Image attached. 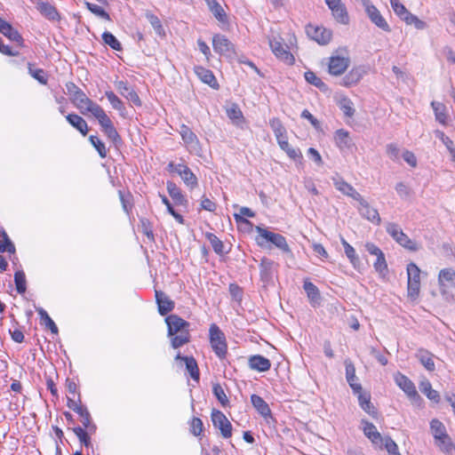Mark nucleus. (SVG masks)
I'll return each mask as SVG.
<instances>
[{"instance_id": "42", "label": "nucleus", "mask_w": 455, "mask_h": 455, "mask_svg": "<svg viewBox=\"0 0 455 455\" xmlns=\"http://www.w3.org/2000/svg\"><path fill=\"white\" fill-rule=\"evenodd\" d=\"M341 243L344 247V251L347 258L349 259L353 267H356V265L359 264L360 260L355 252V250L344 238H341Z\"/></svg>"}, {"instance_id": "6", "label": "nucleus", "mask_w": 455, "mask_h": 455, "mask_svg": "<svg viewBox=\"0 0 455 455\" xmlns=\"http://www.w3.org/2000/svg\"><path fill=\"white\" fill-rule=\"evenodd\" d=\"M268 43L272 52L278 60L288 66L294 65L295 57L281 36L270 38Z\"/></svg>"}, {"instance_id": "36", "label": "nucleus", "mask_w": 455, "mask_h": 455, "mask_svg": "<svg viewBox=\"0 0 455 455\" xmlns=\"http://www.w3.org/2000/svg\"><path fill=\"white\" fill-rule=\"evenodd\" d=\"M334 139L336 145L341 150L349 148L352 145L348 132L343 129L338 130L335 132Z\"/></svg>"}, {"instance_id": "21", "label": "nucleus", "mask_w": 455, "mask_h": 455, "mask_svg": "<svg viewBox=\"0 0 455 455\" xmlns=\"http://www.w3.org/2000/svg\"><path fill=\"white\" fill-rule=\"evenodd\" d=\"M99 123L102 128V131L114 143H117L121 140L120 136L118 135L116 128L113 125L112 121L109 118V116H95Z\"/></svg>"}, {"instance_id": "20", "label": "nucleus", "mask_w": 455, "mask_h": 455, "mask_svg": "<svg viewBox=\"0 0 455 455\" xmlns=\"http://www.w3.org/2000/svg\"><path fill=\"white\" fill-rule=\"evenodd\" d=\"M0 33L6 36L9 40L17 43L20 47L24 46V39L17 29L0 17Z\"/></svg>"}, {"instance_id": "63", "label": "nucleus", "mask_w": 455, "mask_h": 455, "mask_svg": "<svg viewBox=\"0 0 455 455\" xmlns=\"http://www.w3.org/2000/svg\"><path fill=\"white\" fill-rule=\"evenodd\" d=\"M269 124L275 133V136H280L282 133L287 132L285 127L283 125L281 121L276 117L272 118L269 122Z\"/></svg>"}, {"instance_id": "35", "label": "nucleus", "mask_w": 455, "mask_h": 455, "mask_svg": "<svg viewBox=\"0 0 455 455\" xmlns=\"http://www.w3.org/2000/svg\"><path fill=\"white\" fill-rule=\"evenodd\" d=\"M419 389L430 401L435 403L440 402L439 393L432 388V385L427 379L422 380L420 382Z\"/></svg>"}, {"instance_id": "9", "label": "nucleus", "mask_w": 455, "mask_h": 455, "mask_svg": "<svg viewBox=\"0 0 455 455\" xmlns=\"http://www.w3.org/2000/svg\"><path fill=\"white\" fill-rule=\"evenodd\" d=\"M407 275L408 297L411 299H416L420 290V269L415 263L411 262L407 265Z\"/></svg>"}, {"instance_id": "2", "label": "nucleus", "mask_w": 455, "mask_h": 455, "mask_svg": "<svg viewBox=\"0 0 455 455\" xmlns=\"http://www.w3.org/2000/svg\"><path fill=\"white\" fill-rule=\"evenodd\" d=\"M351 64L347 47L342 46L335 49L327 60V71L332 76L344 75Z\"/></svg>"}, {"instance_id": "23", "label": "nucleus", "mask_w": 455, "mask_h": 455, "mask_svg": "<svg viewBox=\"0 0 455 455\" xmlns=\"http://www.w3.org/2000/svg\"><path fill=\"white\" fill-rule=\"evenodd\" d=\"M303 289L307 293L311 306L314 307L320 306L322 298L319 289L308 279L304 281Z\"/></svg>"}, {"instance_id": "47", "label": "nucleus", "mask_w": 455, "mask_h": 455, "mask_svg": "<svg viewBox=\"0 0 455 455\" xmlns=\"http://www.w3.org/2000/svg\"><path fill=\"white\" fill-rule=\"evenodd\" d=\"M212 393L223 407L229 404V400L220 384H213Z\"/></svg>"}, {"instance_id": "18", "label": "nucleus", "mask_w": 455, "mask_h": 455, "mask_svg": "<svg viewBox=\"0 0 455 455\" xmlns=\"http://www.w3.org/2000/svg\"><path fill=\"white\" fill-rule=\"evenodd\" d=\"M194 72L198 79L214 90L220 89V84L213 72L203 66H195Z\"/></svg>"}, {"instance_id": "25", "label": "nucleus", "mask_w": 455, "mask_h": 455, "mask_svg": "<svg viewBox=\"0 0 455 455\" xmlns=\"http://www.w3.org/2000/svg\"><path fill=\"white\" fill-rule=\"evenodd\" d=\"M36 9L43 16L48 20H59L60 19V13L56 7L48 2L36 0Z\"/></svg>"}, {"instance_id": "43", "label": "nucleus", "mask_w": 455, "mask_h": 455, "mask_svg": "<svg viewBox=\"0 0 455 455\" xmlns=\"http://www.w3.org/2000/svg\"><path fill=\"white\" fill-rule=\"evenodd\" d=\"M205 236L217 254L223 255L226 252L223 242L220 240L216 235L206 233Z\"/></svg>"}, {"instance_id": "55", "label": "nucleus", "mask_w": 455, "mask_h": 455, "mask_svg": "<svg viewBox=\"0 0 455 455\" xmlns=\"http://www.w3.org/2000/svg\"><path fill=\"white\" fill-rule=\"evenodd\" d=\"M214 17L221 23H228V15L220 4H213L210 9Z\"/></svg>"}, {"instance_id": "48", "label": "nucleus", "mask_w": 455, "mask_h": 455, "mask_svg": "<svg viewBox=\"0 0 455 455\" xmlns=\"http://www.w3.org/2000/svg\"><path fill=\"white\" fill-rule=\"evenodd\" d=\"M255 213L248 207H241L239 210V213H235L234 218L236 222L251 224V222L246 220L244 217L253 218Z\"/></svg>"}, {"instance_id": "56", "label": "nucleus", "mask_w": 455, "mask_h": 455, "mask_svg": "<svg viewBox=\"0 0 455 455\" xmlns=\"http://www.w3.org/2000/svg\"><path fill=\"white\" fill-rule=\"evenodd\" d=\"M85 5L87 9L96 16L100 17L106 20H110L109 14L101 6L91 4L89 2H86Z\"/></svg>"}, {"instance_id": "1", "label": "nucleus", "mask_w": 455, "mask_h": 455, "mask_svg": "<svg viewBox=\"0 0 455 455\" xmlns=\"http://www.w3.org/2000/svg\"><path fill=\"white\" fill-rule=\"evenodd\" d=\"M168 326V336L172 337L173 348H179L190 341L189 323L177 315H170L165 318Z\"/></svg>"}, {"instance_id": "29", "label": "nucleus", "mask_w": 455, "mask_h": 455, "mask_svg": "<svg viewBox=\"0 0 455 455\" xmlns=\"http://www.w3.org/2000/svg\"><path fill=\"white\" fill-rule=\"evenodd\" d=\"M156 299L158 305V311L161 315H165L174 307V302L160 291H156Z\"/></svg>"}, {"instance_id": "14", "label": "nucleus", "mask_w": 455, "mask_h": 455, "mask_svg": "<svg viewBox=\"0 0 455 455\" xmlns=\"http://www.w3.org/2000/svg\"><path fill=\"white\" fill-rule=\"evenodd\" d=\"M358 202L357 210L359 214L370 222L379 225L381 223V218L377 209L371 207L369 203L361 196Z\"/></svg>"}, {"instance_id": "13", "label": "nucleus", "mask_w": 455, "mask_h": 455, "mask_svg": "<svg viewBox=\"0 0 455 455\" xmlns=\"http://www.w3.org/2000/svg\"><path fill=\"white\" fill-rule=\"evenodd\" d=\"M430 428L435 439L440 442L439 447L445 451L451 449V443L449 435L446 434L443 424L438 419H432Z\"/></svg>"}, {"instance_id": "41", "label": "nucleus", "mask_w": 455, "mask_h": 455, "mask_svg": "<svg viewBox=\"0 0 455 455\" xmlns=\"http://www.w3.org/2000/svg\"><path fill=\"white\" fill-rule=\"evenodd\" d=\"M67 121L75 128H76L83 135H85L88 132V126L86 122L82 118L81 116H66Z\"/></svg>"}, {"instance_id": "58", "label": "nucleus", "mask_w": 455, "mask_h": 455, "mask_svg": "<svg viewBox=\"0 0 455 455\" xmlns=\"http://www.w3.org/2000/svg\"><path fill=\"white\" fill-rule=\"evenodd\" d=\"M376 257L377 259L373 264V267L378 273L384 275L387 271V264L385 259V255L382 252Z\"/></svg>"}, {"instance_id": "28", "label": "nucleus", "mask_w": 455, "mask_h": 455, "mask_svg": "<svg viewBox=\"0 0 455 455\" xmlns=\"http://www.w3.org/2000/svg\"><path fill=\"white\" fill-rule=\"evenodd\" d=\"M166 188L169 193V196L172 197L176 205H188V199L182 194L181 189L173 181H167Z\"/></svg>"}, {"instance_id": "37", "label": "nucleus", "mask_w": 455, "mask_h": 455, "mask_svg": "<svg viewBox=\"0 0 455 455\" xmlns=\"http://www.w3.org/2000/svg\"><path fill=\"white\" fill-rule=\"evenodd\" d=\"M305 80L318 88L319 90L325 92L328 90L327 84L314 72L307 70L304 74Z\"/></svg>"}, {"instance_id": "31", "label": "nucleus", "mask_w": 455, "mask_h": 455, "mask_svg": "<svg viewBox=\"0 0 455 455\" xmlns=\"http://www.w3.org/2000/svg\"><path fill=\"white\" fill-rule=\"evenodd\" d=\"M176 360H181L185 362L186 369L189 372L190 377L199 382L200 372L197 363L193 356H183L180 353L175 357Z\"/></svg>"}, {"instance_id": "8", "label": "nucleus", "mask_w": 455, "mask_h": 455, "mask_svg": "<svg viewBox=\"0 0 455 455\" xmlns=\"http://www.w3.org/2000/svg\"><path fill=\"white\" fill-rule=\"evenodd\" d=\"M307 36L320 45L329 44L333 37L332 30L323 27L309 23L305 28Z\"/></svg>"}, {"instance_id": "53", "label": "nucleus", "mask_w": 455, "mask_h": 455, "mask_svg": "<svg viewBox=\"0 0 455 455\" xmlns=\"http://www.w3.org/2000/svg\"><path fill=\"white\" fill-rule=\"evenodd\" d=\"M73 432L77 436L79 441L83 444H84V446L90 447L92 445L91 438L89 437L90 433L87 431V429L85 430L84 428H83L81 427H76L73 428Z\"/></svg>"}, {"instance_id": "49", "label": "nucleus", "mask_w": 455, "mask_h": 455, "mask_svg": "<svg viewBox=\"0 0 455 455\" xmlns=\"http://www.w3.org/2000/svg\"><path fill=\"white\" fill-rule=\"evenodd\" d=\"M29 74L42 84H47V76L44 69L35 68L32 63H28Z\"/></svg>"}, {"instance_id": "44", "label": "nucleus", "mask_w": 455, "mask_h": 455, "mask_svg": "<svg viewBox=\"0 0 455 455\" xmlns=\"http://www.w3.org/2000/svg\"><path fill=\"white\" fill-rule=\"evenodd\" d=\"M36 312L38 313L41 321L44 323V325L51 330L52 333H58V327L52 319L49 316L48 313L42 307L37 308Z\"/></svg>"}, {"instance_id": "4", "label": "nucleus", "mask_w": 455, "mask_h": 455, "mask_svg": "<svg viewBox=\"0 0 455 455\" xmlns=\"http://www.w3.org/2000/svg\"><path fill=\"white\" fill-rule=\"evenodd\" d=\"M209 339L215 355L220 359H224L228 354V344L224 332L216 323H212L210 326Z\"/></svg>"}, {"instance_id": "32", "label": "nucleus", "mask_w": 455, "mask_h": 455, "mask_svg": "<svg viewBox=\"0 0 455 455\" xmlns=\"http://www.w3.org/2000/svg\"><path fill=\"white\" fill-rule=\"evenodd\" d=\"M416 358L428 371H434L435 365L434 362V355L426 349H419L415 355Z\"/></svg>"}, {"instance_id": "51", "label": "nucleus", "mask_w": 455, "mask_h": 455, "mask_svg": "<svg viewBox=\"0 0 455 455\" xmlns=\"http://www.w3.org/2000/svg\"><path fill=\"white\" fill-rule=\"evenodd\" d=\"M0 238V252H15V246L8 237L7 234L4 231Z\"/></svg>"}, {"instance_id": "22", "label": "nucleus", "mask_w": 455, "mask_h": 455, "mask_svg": "<svg viewBox=\"0 0 455 455\" xmlns=\"http://www.w3.org/2000/svg\"><path fill=\"white\" fill-rule=\"evenodd\" d=\"M365 73L363 67H353L343 77L342 84L346 87L355 85L362 80Z\"/></svg>"}, {"instance_id": "24", "label": "nucleus", "mask_w": 455, "mask_h": 455, "mask_svg": "<svg viewBox=\"0 0 455 455\" xmlns=\"http://www.w3.org/2000/svg\"><path fill=\"white\" fill-rule=\"evenodd\" d=\"M333 185L339 192L343 195L347 196L354 200L360 199L361 195L347 181H345L342 178H333Z\"/></svg>"}, {"instance_id": "5", "label": "nucleus", "mask_w": 455, "mask_h": 455, "mask_svg": "<svg viewBox=\"0 0 455 455\" xmlns=\"http://www.w3.org/2000/svg\"><path fill=\"white\" fill-rule=\"evenodd\" d=\"M387 233L401 246L411 251H417L419 250V245L414 240H411L399 227L398 224L394 222H387L386 224Z\"/></svg>"}, {"instance_id": "61", "label": "nucleus", "mask_w": 455, "mask_h": 455, "mask_svg": "<svg viewBox=\"0 0 455 455\" xmlns=\"http://www.w3.org/2000/svg\"><path fill=\"white\" fill-rule=\"evenodd\" d=\"M90 141L92 142V144L96 148V150L101 157L107 156V150L105 145L97 136L92 135L90 137Z\"/></svg>"}, {"instance_id": "46", "label": "nucleus", "mask_w": 455, "mask_h": 455, "mask_svg": "<svg viewBox=\"0 0 455 455\" xmlns=\"http://www.w3.org/2000/svg\"><path fill=\"white\" fill-rule=\"evenodd\" d=\"M403 21H404L406 25L414 26V28L419 30H422L427 28V23L411 12H409L407 16H404Z\"/></svg>"}, {"instance_id": "60", "label": "nucleus", "mask_w": 455, "mask_h": 455, "mask_svg": "<svg viewBox=\"0 0 455 455\" xmlns=\"http://www.w3.org/2000/svg\"><path fill=\"white\" fill-rule=\"evenodd\" d=\"M190 431L196 436H199L203 433L204 425L203 421L199 418L194 417L192 419L190 422Z\"/></svg>"}, {"instance_id": "27", "label": "nucleus", "mask_w": 455, "mask_h": 455, "mask_svg": "<svg viewBox=\"0 0 455 455\" xmlns=\"http://www.w3.org/2000/svg\"><path fill=\"white\" fill-rule=\"evenodd\" d=\"M248 364L251 370H254V371H257L259 372L267 371L271 367L270 360L263 355H255L250 356Z\"/></svg>"}, {"instance_id": "33", "label": "nucleus", "mask_w": 455, "mask_h": 455, "mask_svg": "<svg viewBox=\"0 0 455 455\" xmlns=\"http://www.w3.org/2000/svg\"><path fill=\"white\" fill-rule=\"evenodd\" d=\"M180 134L187 146L195 148L198 145L199 141L196 135L188 126L182 124L180 129Z\"/></svg>"}, {"instance_id": "64", "label": "nucleus", "mask_w": 455, "mask_h": 455, "mask_svg": "<svg viewBox=\"0 0 455 455\" xmlns=\"http://www.w3.org/2000/svg\"><path fill=\"white\" fill-rule=\"evenodd\" d=\"M115 87L117 90V92L124 97L126 95V93H129L133 89L128 84L126 81L122 80L115 81Z\"/></svg>"}, {"instance_id": "52", "label": "nucleus", "mask_w": 455, "mask_h": 455, "mask_svg": "<svg viewBox=\"0 0 455 455\" xmlns=\"http://www.w3.org/2000/svg\"><path fill=\"white\" fill-rule=\"evenodd\" d=\"M102 39L104 43L109 45L113 50L120 51L122 49V45L120 42L116 39V37L110 32H104L102 34Z\"/></svg>"}, {"instance_id": "17", "label": "nucleus", "mask_w": 455, "mask_h": 455, "mask_svg": "<svg viewBox=\"0 0 455 455\" xmlns=\"http://www.w3.org/2000/svg\"><path fill=\"white\" fill-rule=\"evenodd\" d=\"M213 50L220 54L235 53V45L224 35L215 34L212 36Z\"/></svg>"}, {"instance_id": "50", "label": "nucleus", "mask_w": 455, "mask_h": 455, "mask_svg": "<svg viewBox=\"0 0 455 455\" xmlns=\"http://www.w3.org/2000/svg\"><path fill=\"white\" fill-rule=\"evenodd\" d=\"M14 282L18 293L22 294L26 291V276L23 271H16L14 274Z\"/></svg>"}, {"instance_id": "3", "label": "nucleus", "mask_w": 455, "mask_h": 455, "mask_svg": "<svg viewBox=\"0 0 455 455\" xmlns=\"http://www.w3.org/2000/svg\"><path fill=\"white\" fill-rule=\"evenodd\" d=\"M438 283L443 299L455 303V270L451 267L442 269L438 275Z\"/></svg>"}, {"instance_id": "45", "label": "nucleus", "mask_w": 455, "mask_h": 455, "mask_svg": "<svg viewBox=\"0 0 455 455\" xmlns=\"http://www.w3.org/2000/svg\"><path fill=\"white\" fill-rule=\"evenodd\" d=\"M435 135L436 138L440 139L442 142L445 145L446 148L450 152L451 156L452 161L455 162V148L453 146V141L444 134L442 131L436 130L435 131Z\"/></svg>"}, {"instance_id": "30", "label": "nucleus", "mask_w": 455, "mask_h": 455, "mask_svg": "<svg viewBox=\"0 0 455 455\" xmlns=\"http://www.w3.org/2000/svg\"><path fill=\"white\" fill-rule=\"evenodd\" d=\"M275 272V262L267 258H262L259 264L260 279L264 283L272 280Z\"/></svg>"}, {"instance_id": "34", "label": "nucleus", "mask_w": 455, "mask_h": 455, "mask_svg": "<svg viewBox=\"0 0 455 455\" xmlns=\"http://www.w3.org/2000/svg\"><path fill=\"white\" fill-rule=\"evenodd\" d=\"M363 433L364 435L375 444L381 443L383 438L376 427L368 421H363Z\"/></svg>"}, {"instance_id": "54", "label": "nucleus", "mask_w": 455, "mask_h": 455, "mask_svg": "<svg viewBox=\"0 0 455 455\" xmlns=\"http://www.w3.org/2000/svg\"><path fill=\"white\" fill-rule=\"evenodd\" d=\"M394 12L403 20L404 16L410 12L400 0H389Z\"/></svg>"}, {"instance_id": "26", "label": "nucleus", "mask_w": 455, "mask_h": 455, "mask_svg": "<svg viewBox=\"0 0 455 455\" xmlns=\"http://www.w3.org/2000/svg\"><path fill=\"white\" fill-rule=\"evenodd\" d=\"M345 367H346V379L352 388L354 393H360L362 390V386L360 383H358L356 375H355V368L354 363L350 360L345 361Z\"/></svg>"}, {"instance_id": "19", "label": "nucleus", "mask_w": 455, "mask_h": 455, "mask_svg": "<svg viewBox=\"0 0 455 455\" xmlns=\"http://www.w3.org/2000/svg\"><path fill=\"white\" fill-rule=\"evenodd\" d=\"M251 403L258 413L264 418L267 423H270V420H274L269 405L261 396L255 394L251 395Z\"/></svg>"}, {"instance_id": "39", "label": "nucleus", "mask_w": 455, "mask_h": 455, "mask_svg": "<svg viewBox=\"0 0 455 455\" xmlns=\"http://www.w3.org/2000/svg\"><path fill=\"white\" fill-rule=\"evenodd\" d=\"M256 231L259 235L256 238L257 243L263 247L266 242L273 243L274 238L277 233L268 231L261 227H256Z\"/></svg>"}, {"instance_id": "11", "label": "nucleus", "mask_w": 455, "mask_h": 455, "mask_svg": "<svg viewBox=\"0 0 455 455\" xmlns=\"http://www.w3.org/2000/svg\"><path fill=\"white\" fill-rule=\"evenodd\" d=\"M395 384L407 395V396L414 403L421 401V397L416 390L414 383L401 372L394 375Z\"/></svg>"}, {"instance_id": "62", "label": "nucleus", "mask_w": 455, "mask_h": 455, "mask_svg": "<svg viewBox=\"0 0 455 455\" xmlns=\"http://www.w3.org/2000/svg\"><path fill=\"white\" fill-rule=\"evenodd\" d=\"M105 95L115 109L121 110L123 108L122 100L112 91L106 92Z\"/></svg>"}, {"instance_id": "16", "label": "nucleus", "mask_w": 455, "mask_h": 455, "mask_svg": "<svg viewBox=\"0 0 455 455\" xmlns=\"http://www.w3.org/2000/svg\"><path fill=\"white\" fill-rule=\"evenodd\" d=\"M212 420L213 426L220 430L224 438L231 437L232 425L222 411L213 410L212 412Z\"/></svg>"}, {"instance_id": "15", "label": "nucleus", "mask_w": 455, "mask_h": 455, "mask_svg": "<svg viewBox=\"0 0 455 455\" xmlns=\"http://www.w3.org/2000/svg\"><path fill=\"white\" fill-rule=\"evenodd\" d=\"M365 12L371 20L378 28H381L386 32H390L391 28L385 18L381 15L378 8L370 3L369 0H365L364 3Z\"/></svg>"}, {"instance_id": "38", "label": "nucleus", "mask_w": 455, "mask_h": 455, "mask_svg": "<svg viewBox=\"0 0 455 455\" xmlns=\"http://www.w3.org/2000/svg\"><path fill=\"white\" fill-rule=\"evenodd\" d=\"M256 231L259 235L256 238L257 243L263 247L266 242L273 243L274 238L277 233L268 231L261 227H256Z\"/></svg>"}, {"instance_id": "12", "label": "nucleus", "mask_w": 455, "mask_h": 455, "mask_svg": "<svg viewBox=\"0 0 455 455\" xmlns=\"http://www.w3.org/2000/svg\"><path fill=\"white\" fill-rule=\"evenodd\" d=\"M72 103L84 114H104L102 109L82 91L77 95L70 99Z\"/></svg>"}, {"instance_id": "57", "label": "nucleus", "mask_w": 455, "mask_h": 455, "mask_svg": "<svg viewBox=\"0 0 455 455\" xmlns=\"http://www.w3.org/2000/svg\"><path fill=\"white\" fill-rule=\"evenodd\" d=\"M338 105L343 114H353L355 112L354 104L350 99L342 97L339 99Z\"/></svg>"}, {"instance_id": "59", "label": "nucleus", "mask_w": 455, "mask_h": 455, "mask_svg": "<svg viewBox=\"0 0 455 455\" xmlns=\"http://www.w3.org/2000/svg\"><path fill=\"white\" fill-rule=\"evenodd\" d=\"M273 244L279 248L282 251L285 253H291V249L289 247V244L287 243V241L285 237L280 234H276V235L274 238Z\"/></svg>"}, {"instance_id": "7", "label": "nucleus", "mask_w": 455, "mask_h": 455, "mask_svg": "<svg viewBox=\"0 0 455 455\" xmlns=\"http://www.w3.org/2000/svg\"><path fill=\"white\" fill-rule=\"evenodd\" d=\"M166 170L169 172L178 174L189 189L192 190L198 186L197 177L184 163L176 164L174 162H170Z\"/></svg>"}, {"instance_id": "40", "label": "nucleus", "mask_w": 455, "mask_h": 455, "mask_svg": "<svg viewBox=\"0 0 455 455\" xmlns=\"http://www.w3.org/2000/svg\"><path fill=\"white\" fill-rule=\"evenodd\" d=\"M355 394L358 395V402H359V405L361 406V408L370 415L376 414V411L371 402L370 395L367 394L362 393V390L360 391V393H355Z\"/></svg>"}, {"instance_id": "10", "label": "nucleus", "mask_w": 455, "mask_h": 455, "mask_svg": "<svg viewBox=\"0 0 455 455\" xmlns=\"http://www.w3.org/2000/svg\"><path fill=\"white\" fill-rule=\"evenodd\" d=\"M326 5L331 11L332 18L339 24L347 25L349 23V14L345 4L341 0H324Z\"/></svg>"}]
</instances>
